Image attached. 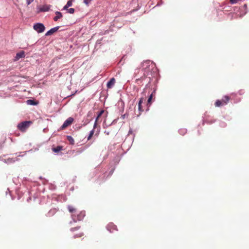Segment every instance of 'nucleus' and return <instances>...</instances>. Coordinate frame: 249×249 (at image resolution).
<instances>
[{"label":"nucleus","instance_id":"1","mask_svg":"<svg viewBox=\"0 0 249 249\" xmlns=\"http://www.w3.org/2000/svg\"><path fill=\"white\" fill-rule=\"evenodd\" d=\"M230 100V97L228 96H224L222 100H217L214 103L216 107H220L227 105Z\"/></svg>","mask_w":249,"mask_h":249},{"label":"nucleus","instance_id":"2","mask_svg":"<svg viewBox=\"0 0 249 249\" xmlns=\"http://www.w3.org/2000/svg\"><path fill=\"white\" fill-rule=\"evenodd\" d=\"M32 124L31 121H25L19 123L18 125V128L21 131H25L26 129L28 128L30 125Z\"/></svg>","mask_w":249,"mask_h":249},{"label":"nucleus","instance_id":"3","mask_svg":"<svg viewBox=\"0 0 249 249\" xmlns=\"http://www.w3.org/2000/svg\"><path fill=\"white\" fill-rule=\"evenodd\" d=\"M34 29L38 33H43L45 29L44 25L41 23H36L33 26Z\"/></svg>","mask_w":249,"mask_h":249},{"label":"nucleus","instance_id":"4","mask_svg":"<svg viewBox=\"0 0 249 249\" xmlns=\"http://www.w3.org/2000/svg\"><path fill=\"white\" fill-rule=\"evenodd\" d=\"M68 209L70 213H71V217L73 219L74 222H75L76 219V209L72 206L69 205L68 206Z\"/></svg>","mask_w":249,"mask_h":249},{"label":"nucleus","instance_id":"5","mask_svg":"<svg viewBox=\"0 0 249 249\" xmlns=\"http://www.w3.org/2000/svg\"><path fill=\"white\" fill-rule=\"evenodd\" d=\"M74 121V119L72 117H69L68 118L64 123L63 125L61 126V129H65L66 128H67L68 126L71 125L73 122Z\"/></svg>","mask_w":249,"mask_h":249},{"label":"nucleus","instance_id":"6","mask_svg":"<svg viewBox=\"0 0 249 249\" xmlns=\"http://www.w3.org/2000/svg\"><path fill=\"white\" fill-rule=\"evenodd\" d=\"M107 229L110 232H113L114 231H117V226L113 223H110L107 224Z\"/></svg>","mask_w":249,"mask_h":249},{"label":"nucleus","instance_id":"7","mask_svg":"<svg viewBox=\"0 0 249 249\" xmlns=\"http://www.w3.org/2000/svg\"><path fill=\"white\" fill-rule=\"evenodd\" d=\"M85 215L86 213L85 211H80L78 214H76L75 222L77 220L81 221L83 220Z\"/></svg>","mask_w":249,"mask_h":249},{"label":"nucleus","instance_id":"8","mask_svg":"<svg viewBox=\"0 0 249 249\" xmlns=\"http://www.w3.org/2000/svg\"><path fill=\"white\" fill-rule=\"evenodd\" d=\"M143 101V98H141L139 103H138V110L139 111V113L137 114V116H139L141 114V113L143 111V109L142 107V104Z\"/></svg>","mask_w":249,"mask_h":249},{"label":"nucleus","instance_id":"9","mask_svg":"<svg viewBox=\"0 0 249 249\" xmlns=\"http://www.w3.org/2000/svg\"><path fill=\"white\" fill-rule=\"evenodd\" d=\"M59 28V26L54 27L53 28H52L49 31H48L46 34V36H49L53 35L54 33L56 32L58 29Z\"/></svg>","mask_w":249,"mask_h":249},{"label":"nucleus","instance_id":"10","mask_svg":"<svg viewBox=\"0 0 249 249\" xmlns=\"http://www.w3.org/2000/svg\"><path fill=\"white\" fill-rule=\"evenodd\" d=\"M115 83V79L114 78H112L107 83V87L108 89H111L113 87Z\"/></svg>","mask_w":249,"mask_h":249},{"label":"nucleus","instance_id":"11","mask_svg":"<svg viewBox=\"0 0 249 249\" xmlns=\"http://www.w3.org/2000/svg\"><path fill=\"white\" fill-rule=\"evenodd\" d=\"M25 52L24 51L20 52L16 54V60H18L20 58L25 57Z\"/></svg>","mask_w":249,"mask_h":249},{"label":"nucleus","instance_id":"12","mask_svg":"<svg viewBox=\"0 0 249 249\" xmlns=\"http://www.w3.org/2000/svg\"><path fill=\"white\" fill-rule=\"evenodd\" d=\"M142 66L143 67H144V68L145 69H146L148 68V67H150V65H152V66H151L152 67L153 66V65H152V62H151L150 60H146V61H144V62L142 64Z\"/></svg>","mask_w":249,"mask_h":249},{"label":"nucleus","instance_id":"13","mask_svg":"<svg viewBox=\"0 0 249 249\" xmlns=\"http://www.w3.org/2000/svg\"><path fill=\"white\" fill-rule=\"evenodd\" d=\"M56 16L53 18V20L57 21L59 19L61 18L63 16L60 12L56 11L55 12Z\"/></svg>","mask_w":249,"mask_h":249},{"label":"nucleus","instance_id":"14","mask_svg":"<svg viewBox=\"0 0 249 249\" xmlns=\"http://www.w3.org/2000/svg\"><path fill=\"white\" fill-rule=\"evenodd\" d=\"M50 8V5H43L40 9V11L41 12H46L48 11Z\"/></svg>","mask_w":249,"mask_h":249},{"label":"nucleus","instance_id":"15","mask_svg":"<svg viewBox=\"0 0 249 249\" xmlns=\"http://www.w3.org/2000/svg\"><path fill=\"white\" fill-rule=\"evenodd\" d=\"M63 147L62 146H57L56 147H53L52 150L55 153H58L62 150Z\"/></svg>","mask_w":249,"mask_h":249},{"label":"nucleus","instance_id":"16","mask_svg":"<svg viewBox=\"0 0 249 249\" xmlns=\"http://www.w3.org/2000/svg\"><path fill=\"white\" fill-rule=\"evenodd\" d=\"M104 112V110H102L98 112L97 116L95 120L96 122H101V120L100 121V118H101V116L102 115V114H103Z\"/></svg>","mask_w":249,"mask_h":249},{"label":"nucleus","instance_id":"17","mask_svg":"<svg viewBox=\"0 0 249 249\" xmlns=\"http://www.w3.org/2000/svg\"><path fill=\"white\" fill-rule=\"evenodd\" d=\"M27 103L28 105H36L37 104V103L34 100H28L27 101Z\"/></svg>","mask_w":249,"mask_h":249},{"label":"nucleus","instance_id":"18","mask_svg":"<svg viewBox=\"0 0 249 249\" xmlns=\"http://www.w3.org/2000/svg\"><path fill=\"white\" fill-rule=\"evenodd\" d=\"M94 129H92V130H91L90 131L89 134V136L88 137V138H87V140L88 141H89V140H90L91 139V138H92V137L93 136V135L94 134Z\"/></svg>","mask_w":249,"mask_h":249},{"label":"nucleus","instance_id":"19","mask_svg":"<svg viewBox=\"0 0 249 249\" xmlns=\"http://www.w3.org/2000/svg\"><path fill=\"white\" fill-rule=\"evenodd\" d=\"M84 235V233L82 232H79V233L74 235V238L81 237Z\"/></svg>","mask_w":249,"mask_h":249},{"label":"nucleus","instance_id":"20","mask_svg":"<svg viewBox=\"0 0 249 249\" xmlns=\"http://www.w3.org/2000/svg\"><path fill=\"white\" fill-rule=\"evenodd\" d=\"M80 229V226H77V227H74V228H72L70 229V231H71V232H75L78 230H79V229Z\"/></svg>","mask_w":249,"mask_h":249},{"label":"nucleus","instance_id":"21","mask_svg":"<svg viewBox=\"0 0 249 249\" xmlns=\"http://www.w3.org/2000/svg\"><path fill=\"white\" fill-rule=\"evenodd\" d=\"M67 139L71 143V144H73L74 143V141L73 140V139L72 138V137L71 136H68L67 137Z\"/></svg>","mask_w":249,"mask_h":249},{"label":"nucleus","instance_id":"22","mask_svg":"<svg viewBox=\"0 0 249 249\" xmlns=\"http://www.w3.org/2000/svg\"><path fill=\"white\" fill-rule=\"evenodd\" d=\"M152 96H153V95H152V93L151 94V95H150V96L149 97L148 99V100H147V104H150L151 103V100H152Z\"/></svg>","mask_w":249,"mask_h":249},{"label":"nucleus","instance_id":"23","mask_svg":"<svg viewBox=\"0 0 249 249\" xmlns=\"http://www.w3.org/2000/svg\"><path fill=\"white\" fill-rule=\"evenodd\" d=\"M68 12L70 14H73L74 12V9L72 8H71L69 9H68Z\"/></svg>","mask_w":249,"mask_h":249},{"label":"nucleus","instance_id":"24","mask_svg":"<svg viewBox=\"0 0 249 249\" xmlns=\"http://www.w3.org/2000/svg\"><path fill=\"white\" fill-rule=\"evenodd\" d=\"M179 133L182 135H184L185 133H186V129H180Z\"/></svg>","mask_w":249,"mask_h":249},{"label":"nucleus","instance_id":"25","mask_svg":"<svg viewBox=\"0 0 249 249\" xmlns=\"http://www.w3.org/2000/svg\"><path fill=\"white\" fill-rule=\"evenodd\" d=\"M91 0H84V3L87 5H88L89 4L91 1Z\"/></svg>","mask_w":249,"mask_h":249},{"label":"nucleus","instance_id":"26","mask_svg":"<svg viewBox=\"0 0 249 249\" xmlns=\"http://www.w3.org/2000/svg\"><path fill=\"white\" fill-rule=\"evenodd\" d=\"M72 1H71V0H69L67 2V3L66 5H67L69 7H70V6H71L72 5Z\"/></svg>","mask_w":249,"mask_h":249},{"label":"nucleus","instance_id":"27","mask_svg":"<svg viewBox=\"0 0 249 249\" xmlns=\"http://www.w3.org/2000/svg\"><path fill=\"white\" fill-rule=\"evenodd\" d=\"M100 123L99 122H96V121H95L94 122V125H93V129H95V128L97 127V125H98V124Z\"/></svg>","mask_w":249,"mask_h":249},{"label":"nucleus","instance_id":"28","mask_svg":"<svg viewBox=\"0 0 249 249\" xmlns=\"http://www.w3.org/2000/svg\"><path fill=\"white\" fill-rule=\"evenodd\" d=\"M54 212H55V210H50V211L49 212V213H48V214H49V215H51L52 214H53V213H54Z\"/></svg>","mask_w":249,"mask_h":249},{"label":"nucleus","instance_id":"29","mask_svg":"<svg viewBox=\"0 0 249 249\" xmlns=\"http://www.w3.org/2000/svg\"><path fill=\"white\" fill-rule=\"evenodd\" d=\"M34 0H26L27 5L30 4Z\"/></svg>","mask_w":249,"mask_h":249},{"label":"nucleus","instance_id":"30","mask_svg":"<svg viewBox=\"0 0 249 249\" xmlns=\"http://www.w3.org/2000/svg\"><path fill=\"white\" fill-rule=\"evenodd\" d=\"M68 7H68L67 5H66L65 6H64V7H63V9H64V10H68Z\"/></svg>","mask_w":249,"mask_h":249}]
</instances>
